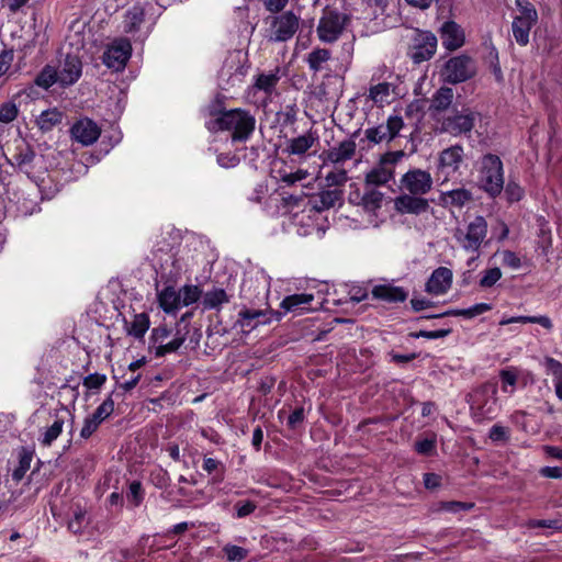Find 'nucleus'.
Segmentation results:
<instances>
[{
    "label": "nucleus",
    "instance_id": "42",
    "mask_svg": "<svg viewBox=\"0 0 562 562\" xmlns=\"http://www.w3.org/2000/svg\"><path fill=\"white\" fill-rule=\"evenodd\" d=\"M484 60L488 64L496 81H503V72L498 60V52L492 44L487 47V54L484 57Z\"/></svg>",
    "mask_w": 562,
    "mask_h": 562
},
{
    "label": "nucleus",
    "instance_id": "19",
    "mask_svg": "<svg viewBox=\"0 0 562 562\" xmlns=\"http://www.w3.org/2000/svg\"><path fill=\"white\" fill-rule=\"evenodd\" d=\"M360 131H356L350 138L340 142L337 146L329 148L328 150L323 151L322 159L324 164H344L347 160H350L357 149V144L355 142V137L359 135Z\"/></svg>",
    "mask_w": 562,
    "mask_h": 562
},
{
    "label": "nucleus",
    "instance_id": "15",
    "mask_svg": "<svg viewBox=\"0 0 562 562\" xmlns=\"http://www.w3.org/2000/svg\"><path fill=\"white\" fill-rule=\"evenodd\" d=\"M246 75L247 68L239 59H226L218 72V87L226 91L239 87L244 82Z\"/></svg>",
    "mask_w": 562,
    "mask_h": 562
},
{
    "label": "nucleus",
    "instance_id": "58",
    "mask_svg": "<svg viewBox=\"0 0 562 562\" xmlns=\"http://www.w3.org/2000/svg\"><path fill=\"white\" fill-rule=\"evenodd\" d=\"M35 157L34 151L31 148H25L14 156L16 166L23 170L29 167Z\"/></svg>",
    "mask_w": 562,
    "mask_h": 562
},
{
    "label": "nucleus",
    "instance_id": "49",
    "mask_svg": "<svg viewBox=\"0 0 562 562\" xmlns=\"http://www.w3.org/2000/svg\"><path fill=\"white\" fill-rule=\"evenodd\" d=\"M223 552L225 553V557L229 562H241L248 555V550L235 544L224 546Z\"/></svg>",
    "mask_w": 562,
    "mask_h": 562
},
{
    "label": "nucleus",
    "instance_id": "62",
    "mask_svg": "<svg viewBox=\"0 0 562 562\" xmlns=\"http://www.w3.org/2000/svg\"><path fill=\"white\" fill-rule=\"evenodd\" d=\"M265 9L273 14L284 12L283 9L288 5L289 0H262Z\"/></svg>",
    "mask_w": 562,
    "mask_h": 562
},
{
    "label": "nucleus",
    "instance_id": "60",
    "mask_svg": "<svg viewBox=\"0 0 562 562\" xmlns=\"http://www.w3.org/2000/svg\"><path fill=\"white\" fill-rule=\"evenodd\" d=\"M106 380L104 374L91 373L83 379V385L87 389H100Z\"/></svg>",
    "mask_w": 562,
    "mask_h": 562
},
{
    "label": "nucleus",
    "instance_id": "4",
    "mask_svg": "<svg viewBox=\"0 0 562 562\" xmlns=\"http://www.w3.org/2000/svg\"><path fill=\"white\" fill-rule=\"evenodd\" d=\"M477 72L475 60L465 54L448 59L441 70L443 82L457 85L472 79Z\"/></svg>",
    "mask_w": 562,
    "mask_h": 562
},
{
    "label": "nucleus",
    "instance_id": "32",
    "mask_svg": "<svg viewBox=\"0 0 562 562\" xmlns=\"http://www.w3.org/2000/svg\"><path fill=\"white\" fill-rule=\"evenodd\" d=\"M313 300V294H292L283 299V301L281 302V307L286 312H302L305 310H310L308 305Z\"/></svg>",
    "mask_w": 562,
    "mask_h": 562
},
{
    "label": "nucleus",
    "instance_id": "52",
    "mask_svg": "<svg viewBox=\"0 0 562 562\" xmlns=\"http://www.w3.org/2000/svg\"><path fill=\"white\" fill-rule=\"evenodd\" d=\"M128 502H131L134 506H138L144 498V491L142 487V483L138 481H133L130 484V488L126 495Z\"/></svg>",
    "mask_w": 562,
    "mask_h": 562
},
{
    "label": "nucleus",
    "instance_id": "43",
    "mask_svg": "<svg viewBox=\"0 0 562 562\" xmlns=\"http://www.w3.org/2000/svg\"><path fill=\"white\" fill-rule=\"evenodd\" d=\"M178 292L181 294V306H189L195 303L202 294L201 289L193 284H186Z\"/></svg>",
    "mask_w": 562,
    "mask_h": 562
},
{
    "label": "nucleus",
    "instance_id": "38",
    "mask_svg": "<svg viewBox=\"0 0 562 562\" xmlns=\"http://www.w3.org/2000/svg\"><path fill=\"white\" fill-rule=\"evenodd\" d=\"M149 324V316L146 313L136 314L127 328V333L136 339H142L148 330Z\"/></svg>",
    "mask_w": 562,
    "mask_h": 562
},
{
    "label": "nucleus",
    "instance_id": "22",
    "mask_svg": "<svg viewBox=\"0 0 562 562\" xmlns=\"http://www.w3.org/2000/svg\"><path fill=\"white\" fill-rule=\"evenodd\" d=\"M452 278L453 273L449 268L439 267L428 278L425 291L432 295H442L451 288Z\"/></svg>",
    "mask_w": 562,
    "mask_h": 562
},
{
    "label": "nucleus",
    "instance_id": "27",
    "mask_svg": "<svg viewBox=\"0 0 562 562\" xmlns=\"http://www.w3.org/2000/svg\"><path fill=\"white\" fill-rule=\"evenodd\" d=\"M159 307L167 314H175L181 307V294L168 285L157 293Z\"/></svg>",
    "mask_w": 562,
    "mask_h": 562
},
{
    "label": "nucleus",
    "instance_id": "29",
    "mask_svg": "<svg viewBox=\"0 0 562 562\" xmlns=\"http://www.w3.org/2000/svg\"><path fill=\"white\" fill-rule=\"evenodd\" d=\"M280 79L281 69L280 67H276L268 74H259L255 79L252 88L255 90L263 91L266 94L270 95L276 90Z\"/></svg>",
    "mask_w": 562,
    "mask_h": 562
},
{
    "label": "nucleus",
    "instance_id": "33",
    "mask_svg": "<svg viewBox=\"0 0 562 562\" xmlns=\"http://www.w3.org/2000/svg\"><path fill=\"white\" fill-rule=\"evenodd\" d=\"M63 112L58 109H48L43 111L36 119L38 128L43 132L52 131L55 126L59 125L63 121Z\"/></svg>",
    "mask_w": 562,
    "mask_h": 562
},
{
    "label": "nucleus",
    "instance_id": "6",
    "mask_svg": "<svg viewBox=\"0 0 562 562\" xmlns=\"http://www.w3.org/2000/svg\"><path fill=\"white\" fill-rule=\"evenodd\" d=\"M349 16L336 9L326 8L316 29L318 38L323 43H335L342 34Z\"/></svg>",
    "mask_w": 562,
    "mask_h": 562
},
{
    "label": "nucleus",
    "instance_id": "11",
    "mask_svg": "<svg viewBox=\"0 0 562 562\" xmlns=\"http://www.w3.org/2000/svg\"><path fill=\"white\" fill-rule=\"evenodd\" d=\"M496 387L484 384L477 387L470 403V409L476 420L492 419L496 413Z\"/></svg>",
    "mask_w": 562,
    "mask_h": 562
},
{
    "label": "nucleus",
    "instance_id": "25",
    "mask_svg": "<svg viewBox=\"0 0 562 562\" xmlns=\"http://www.w3.org/2000/svg\"><path fill=\"white\" fill-rule=\"evenodd\" d=\"M318 139L317 133L310 130L303 135L289 139L284 150L289 155L302 156L306 154Z\"/></svg>",
    "mask_w": 562,
    "mask_h": 562
},
{
    "label": "nucleus",
    "instance_id": "3",
    "mask_svg": "<svg viewBox=\"0 0 562 562\" xmlns=\"http://www.w3.org/2000/svg\"><path fill=\"white\" fill-rule=\"evenodd\" d=\"M487 236V222L477 215L464 228L454 229L453 237L459 246L468 252H479Z\"/></svg>",
    "mask_w": 562,
    "mask_h": 562
},
{
    "label": "nucleus",
    "instance_id": "23",
    "mask_svg": "<svg viewBox=\"0 0 562 562\" xmlns=\"http://www.w3.org/2000/svg\"><path fill=\"white\" fill-rule=\"evenodd\" d=\"M442 45L448 50H456L463 46L465 36L462 27L454 21H447L440 29Z\"/></svg>",
    "mask_w": 562,
    "mask_h": 562
},
{
    "label": "nucleus",
    "instance_id": "53",
    "mask_svg": "<svg viewBox=\"0 0 562 562\" xmlns=\"http://www.w3.org/2000/svg\"><path fill=\"white\" fill-rule=\"evenodd\" d=\"M452 333L451 328H441L438 330H419L416 333H411L409 336L413 338H428V339H439L449 336Z\"/></svg>",
    "mask_w": 562,
    "mask_h": 562
},
{
    "label": "nucleus",
    "instance_id": "47",
    "mask_svg": "<svg viewBox=\"0 0 562 562\" xmlns=\"http://www.w3.org/2000/svg\"><path fill=\"white\" fill-rule=\"evenodd\" d=\"M55 82H59L57 71L52 67H45L36 77L35 83L44 89L50 88Z\"/></svg>",
    "mask_w": 562,
    "mask_h": 562
},
{
    "label": "nucleus",
    "instance_id": "5",
    "mask_svg": "<svg viewBox=\"0 0 562 562\" xmlns=\"http://www.w3.org/2000/svg\"><path fill=\"white\" fill-rule=\"evenodd\" d=\"M480 117V112L471 108L463 106L461 110L453 109L450 115L443 117L441 131L454 137L461 135L470 136Z\"/></svg>",
    "mask_w": 562,
    "mask_h": 562
},
{
    "label": "nucleus",
    "instance_id": "10",
    "mask_svg": "<svg viewBox=\"0 0 562 562\" xmlns=\"http://www.w3.org/2000/svg\"><path fill=\"white\" fill-rule=\"evenodd\" d=\"M516 4L519 13L512 23L513 36L520 46H526L529 43L530 30L537 23L538 13L528 0H516Z\"/></svg>",
    "mask_w": 562,
    "mask_h": 562
},
{
    "label": "nucleus",
    "instance_id": "46",
    "mask_svg": "<svg viewBox=\"0 0 562 562\" xmlns=\"http://www.w3.org/2000/svg\"><path fill=\"white\" fill-rule=\"evenodd\" d=\"M481 274L482 277L479 281V285L482 289H490L494 286L502 278V271L498 267L485 269Z\"/></svg>",
    "mask_w": 562,
    "mask_h": 562
},
{
    "label": "nucleus",
    "instance_id": "41",
    "mask_svg": "<svg viewBox=\"0 0 562 562\" xmlns=\"http://www.w3.org/2000/svg\"><path fill=\"white\" fill-rule=\"evenodd\" d=\"M546 366L553 375L555 395L562 401V363L553 358H547Z\"/></svg>",
    "mask_w": 562,
    "mask_h": 562
},
{
    "label": "nucleus",
    "instance_id": "13",
    "mask_svg": "<svg viewBox=\"0 0 562 562\" xmlns=\"http://www.w3.org/2000/svg\"><path fill=\"white\" fill-rule=\"evenodd\" d=\"M437 50V37L430 31L415 32L413 44L409 48V56L415 64L429 60Z\"/></svg>",
    "mask_w": 562,
    "mask_h": 562
},
{
    "label": "nucleus",
    "instance_id": "40",
    "mask_svg": "<svg viewBox=\"0 0 562 562\" xmlns=\"http://www.w3.org/2000/svg\"><path fill=\"white\" fill-rule=\"evenodd\" d=\"M383 201V193L371 188L367 189L361 196L360 204L367 212H374L381 207Z\"/></svg>",
    "mask_w": 562,
    "mask_h": 562
},
{
    "label": "nucleus",
    "instance_id": "24",
    "mask_svg": "<svg viewBox=\"0 0 562 562\" xmlns=\"http://www.w3.org/2000/svg\"><path fill=\"white\" fill-rule=\"evenodd\" d=\"M82 64L77 56L67 55L61 68L57 71L63 87L71 86L80 78Z\"/></svg>",
    "mask_w": 562,
    "mask_h": 562
},
{
    "label": "nucleus",
    "instance_id": "39",
    "mask_svg": "<svg viewBox=\"0 0 562 562\" xmlns=\"http://www.w3.org/2000/svg\"><path fill=\"white\" fill-rule=\"evenodd\" d=\"M64 424L65 417L56 415L53 424L43 432V436L40 439L41 443L45 447H49L61 434Z\"/></svg>",
    "mask_w": 562,
    "mask_h": 562
},
{
    "label": "nucleus",
    "instance_id": "63",
    "mask_svg": "<svg viewBox=\"0 0 562 562\" xmlns=\"http://www.w3.org/2000/svg\"><path fill=\"white\" fill-rule=\"evenodd\" d=\"M473 507L472 503H463V502H445L441 504V509L450 513H458L460 510H469Z\"/></svg>",
    "mask_w": 562,
    "mask_h": 562
},
{
    "label": "nucleus",
    "instance_id": "21",
    "mask_svg": "<svg viewBox=\"0 0 562 562\" xmlns=\"http://www.w3.org/2000/svg\"><path fill=\"white\" fill-rule=\"evenodd\" d=\"M70 133L75 140L83 146H89L98 140L101 130L92 120L82 119L72 125Z\"/></svg>",
    "mask_w": 562,
    "mask_h": 562
},
{
    "label": "nucleus",
    "instance_id": "44",
    "mask_svg": "<svg viewBox=\"0 0 562 562\" xmlns=\"http://www.w3.org/2000/svg\"><path fill=\"white\" fill-rule=\"evenodd\" d=\"M503 191L509 203L518 202L525 195L524 188L515 179H509Z\"/></svg>",
    "mask_w": 562,
    "mask_h": 562
},
{
    "label": "nucleus",
    "instance_id": "51",
    "mask_svg": "<svg viewBox=\"0 0 562 562\" xmlns=\"http://www.w3.org/2000/svg\"><path fill=\"white\" fill-rule=\"evenodd\" d=\"M488 438L493 442H507L509 440V429L503 425L495 424L488 431Z\"/></svg>",
    "mask_w": 562,
    "mask_h": 562
},
{
    "label": "nucleus",
    "instance_id": "35",
    "mask_svg": "<svg viewBox=\"0 0 562 562\" xmlns=\"http://www.w3.org/2000/svg\"><path fill=\"white\" fill-rule=\"evenodd\" d=\"M229 296L224 289L214 288L203 295L202 304L205 310H217L222 304L228 303Z\"/></svg>",
    "mask_w": 562,
    "mask_h": 562
},
{
    "label": "nucleus",
    "instance_id": "17",
    "mask_svg": "<svg viewBox=\"0 0 562 562\" xmlns=\"http://www.w3.org/2000/svg\"><path fill=\"white\" fill-rule=\"evenodd\" d=\"M280 315L279 312L273 311L243 308L238 313L236 326L240 327L244 331H250L259 325L270 324L273 317L279 319Z\"/></svg>",
    "mask_w": 562,
    "mask_h": 562
},
{
    "label": "nucleus",
    "instance_id": "31",
    "mask_svg": "<svg viewBox=\"0 0 562 562\" xmlns=\"http://www.w3.org/2000/svg\"><path fill=\"white\" fill-rule=\"evenodd\" d=\"M342 192L340 190H325L315 195L312 200L313 209L323 212L334 207L341 200Z\"/></svg>",
    "mask_w": 562,
    "mask_h": 562
},
{
    "label": "nucleus",
    "instance_id": "7",
    "mask_svg": "<svg viewBox=\"0 0 562 562\" xmlns=\"http://www.w3.org/2000/svg\"><path fill=\"white\" fill-rule=\"evenodd\" d=\"M301 19L293 11H284L271 18L267 38L272 43L290 41L300 27Z\"/></svg>",
    "mask_w": 562,
    "mask_h": 562
},
{
    "label": "nucleus",
    "instance_id": "57",
    "mask_svg": "<svg viewBox=\"0 0 562 562\" xmlns=\"http://www.w3.org/2000/svg\"><path fill=\"white\" fill-rule=\"evenodd\" d=\"M31 461H32V458H31V456H27V454H23L20 458L19 467L16 469H14L12 472V479L14 481L19 482L24 477L26 471L30 469Z\"/></svg>",
    "mask_w": 562,
    "mask_h": 562
},
{
    "label": "nucleus",
    "instance_id": "56",
    "mask_svg": "<svg viewBox=\"0 0 562 562\" xmlns=\"http://www.w3.org/2000/svg\"><path fill=\"white\" fill-rule=\"evenodd\" d=\"M237 518H244L255 512L257 505L252 501H239L234 505Z\"/></svg>",
    "mask_w": 562,
    "mask_h": 562
},
{
    "label": "nucleus",
    "instance_id": "64",
    "mask_svg": "<svg viewBox=\"0 0 562 562\" xmlns=\"http://www.w3.org/2000/svg\"><path fill=\"white\" fill-rule=\"evenodd\" d=\"M170 335V330L166 326H159L151 330L150 341L156 344H162L165 339H167Z\"/></svg>",
    "mask_w": 562,
    "mask_h": 562
},
{
    "label": "nucleus",
    "instance_id": "45",
    "mask_svg": "<svg viewBox=\"0 0 562 562\" xmlns=\"http://www.w3.org/2000/svg\"><path fill=\"white\" fill-rule=\"evenodd\" d=\"M391 92V83L389 82H380L378 85L371 86L369 89V98L374 103H383L387 100Z\"/></svg>",
    "mask_w": 562,
    "mask_h": 562
},
{
    "label": "nucleus",
    "instance_id": "59",
    "mask_svg": "<svg viewBox=\"0 0 562 562\" xmlns=\"http://www.w3.org/2000/svg\"><path fill=\"white\" fill-rule=\"evenodd\" d=\"M499 378H501V381L503 383V391L504 392H507V386H515L516 383H517V379H518V375H517V372L515 370H512V369H504L499 372Z\"/></svg>",
    "mask_w": 562,
    "mask_h": 562
},
{
    "label": "nucleus",
    "instance_id": "14",
    "mask_svg": "<svg viewBox=\"0 0 562 562\" xmlns=\"http://www.w3.org/2000/svg\"><path fill=\"white\" fill-rule=\"evenodd\" d=\"M432 177L430 172L423 169H411L401 178V187L411 194L425 195L432 188Z\"/></svg>",
    "mask_w": 562,
    "mask_h": 562
},
{
    "label": "nucleus",
    "instance_id": "16",
    "mask_svg": "<svg viewBox=\"0 0 562 562\" xmlns=\"http://www.w3.org/2000/svg\"><path fill=\"white\" fill-rule=\"evenodd\" d=\"M114 412V401L112 395H109L95 411L87 416L83 420V426L80 430L82 439H89L100 427V425L109 418Z\"/></svg>",
    "mask_w": 562,
    "mask_h": 562
},
{
    "label": "nucleus",
    "instance_id": "28",
    "mask_svg": "<svg viewBox=\"0 0 562 562\" xmlns=\"http://www.w3.org/2000/svg\"><path fill=\"white\" fill-rule=\"evenodd\" d=\"M473 200V194L470 190L460 188L446 192H441L439 203L442 206L463 207L465 204Z\"/></svg>",
    "mask_w": 562,
    "mask_h": 562
},
{
    "label": "nucleus",
    "instance_id": "2",
    "mask_svg": "<svg viewBox=\"0 0 562 562\" xmlns=\"http://www.w3.org/2000/svg\"><path fill=\"white\" fill-rule=\"evenodd\" d=\"M479 182L491 198L501 195L504 189V168L497 155L486 154L481 158Z\"/></svg>",
    "mask_w": 562,
    "mask_h": 562
},
{
    "label": "nucleus",
    "instance_id": "20",
    "mask_svg": "<svg viewBox=\"0 0 562 562\" xmlns=\"http://www.w3.org/2000/svg\"><path fill=\"white\" fill-rule=\"evenodd\" d=\"M423 195L402 193L394 199V207L401 214L420 215L429 210V202Z\"/></svg>",
    "mask_w": 562,
    "mask_h": 562
},
{
    "label": "nucleus",
    "instance_id": "50",
    "mask_svg": "<svg viewBox=\"0 0 562 562\" xmlns=\"http://www.w3.org/2000/svg\"><path fill=\"white\" fill-rule=\"evenodd\" d=\"M19 109L14 102H5L0 105V122L11 123L18 116Z\"/></svg>",
    "mask_w": 562,
    "mask_h": 562
},
{
    "label": "nucleus",
    "instance_id": "55",
    "mask_svg": "<svg viewBox=\"0 0 562 562\" xmlns=\"http://www.w3.org/2000/svg\"><path fill=\"white\" fill-rule=\"evenodd\" d=\"M325 180L329 187L344 186L348 181V175L345 169L330 171L326 175Z\"/></svg>",
    "mask_w": 562,
    "mask_h": 562
},
{
    "label": "nucleus",
    "instance_id": "26",
    "mask_svg": "<svg viewBox=\"0 0 562 562\" xmlns=\"http://www.w3.org/2000/svg\"><path fill=\"white\" fill-rule=\"evenodd\" d=\"M371 293L374 299L387 303L404 302L408 296V292L404 288L390 283L374 285Z\"/></svg>",
    "mask_w": 562,
    "mask_h": 562
},
{
    "label": "nucleus",
    "instance_id": "37",
    "mask_svg": "<svg viewBox=\"0 0 562 562\" xmlns=\"http://www.w3.org/2000/svg\"><path fill=\"white\" fill-rule=\"evenodd\" d=\"M513 323H531V324H539L543 328L551 330L553 327L552 321L547 315H539V316H513L509 318H503L499 322L501 326L513 324Z\"/></svg>",
    "mask_w": 562,
    "mask_h": 562
},
{
    "label": "nucleus",
    "instance_id": "12",
    "mask_svg": "<svg viewBox=\"0 0 562 562\" xmlns=\"http://www.w3.org/2000/svg\"><path fill=\"white\" fill-rule=\"evenodd\" d=\"M464 164V148L456 144L445 148L438 154L437 176L442 177V182L449 181L457 175H461V166Z\"/></svg>",
    "mask_w": 562,
    "mask_h": 562
},
{
    "label": "nucleus",
    "instance_id": "18",
    "mask_svg": "<svg viewBox=\"0 0 562 562\" xmlns=\"http://www.w3.org/2000/svg\"><path fill=\"white\" fill-rule=\"evenodd\" d=\"M132 45L128 40L115 41L103 54V64L108 68L121 70L131 57Z\"/></svg>",
    "mask_w": 562,
    "mask_h": 562
},
{
    "label": "nucleus",
    "instance_id": "34",
    "mask_svg": "<svg viewBox=\"0 0 562 562\" xmlns=\"http://www.w3.org/2000/svg\"><path fill=\"white\" fill-rule=\"evenodd\" d=\"M453 90L449 87L439 88L431 99L430 109L436 112H443L450 108L453 101Z\"/></svg>",
    "mask_w": 562,
    "mask_h": 562
},
{
    "label": "nucleus",
    "instance_id": "36",
    "mask_svg": "<svg viewBox=\"0 0 562 562\" xmlns=\"http://www.w3.org/2000/svg\"><path fill=\"white\" fill-rule=\"evenodd\" d=\"M331 57V53L327 48H321L316 47L306 56V63L308 65V68L314 71L318 72L323 70V65L327 63Z\"/></svg>",
    "mask_w": 562,
    "mask_h": 562
},
{
    "label": "nucleus",
    "instance_id": "1",
    "mask_svg": "<svg viewBox=\"0 0 562 562\" xmlns=\"http://www.w3.org/2000/svg\"><path fill=\"white\" fill-rule=\"evenodd\" d=\"M256 127L255 116L244 109L220 110L216 117L207 123L210 131L232 132L234 142H246Z\"/></svg>",
    "mask_w": 562,
    "mask_h": 562
},
{
    "label": "nucleus",
    "instance_id": "48",
    "mask_svg": "<svg viewBox=\"0 0 562 562\" xmlns=\"http://www.w3.org/2000/svg\"><path fill=\"white\" fill-rule=\"evenodd\" d=\"M186 341L184 336H178L175 337L168 344H160L158 346H155V356L156 357H164L167 353L177 351Z\"/></svg>",
    "mask_w": 562,
    "mask_h": 562
},
{
    "label": "nucleus",
    "instance_id": "8",
    "mask_svg": "<svg viewBox=\"0 0 562 562\" xmlns=\"http://www.w3.org/2000/svg\"><path fill=\"white\" fill-rule=\"evenodd\" d=\"M405 123L401 115H389L384 123L369 126L364 130V137L360 142H368L370 145L391 143L404 128Z\"/></svg>",
    "mask_w": 562,
    "mask_h": 562
},
{
    "label": "nucleus",
    "instance_id": "9",
    "mask_svg": "<svg viewBox=\"0 0 562 562\" xmlns=\"http://www.w3.org/2000/svg\"><path fill=\"white\" fill-rule=\"evenodd\" d=\"M405 153L403 150L387 151L381 156L379 164L366 173V187L384 186L394 178V168Z\"/></svg>",
    "mask_w": 562,
    "mask_h": 562
},
{
    "label": "nucleus",
    "instance_id": "54",
    "mask_svg": "<svg viewBox=\"0 0 562 562\" xmlns=\"http://www.w3.org/2000/svg\"><path fill=\"white\" fill-rule=\"evenodd\" d=\"M415 451L420 456H434L436 452V438H426L415 442Z\"/></svg>",
    "mask_w": 562,
    "mask_h": 562
},
{
    "label": "nucleus",
    "instance_id": "61",
    "mask_svg": "<svg viewBox=\"0 0 562 562\" xmlns=\"http://www.w3.org/2000/svg\"><path fill=\"white\" fill-rule=\"evenodd\" d=\"M86 513L78 509L74 513V518L68 522V529L74 533H79L82 529Z\"/></svg>",
    "mask_w": 562,
    "mask_h": 562
},
{
    "label": "nucleus",
    "instance_id": "30",
    "mask_svg": "<svg viewBox=\"0 0 562 562\" xmlns=\"http://www.w3.org/2000/svg\"><path fill=\"white\" fill-rule=\"evenodd\" d=\"M145 19V11L140 5H134L124 14L123 31L127 34H134L139 31Z\"/></svg>",
    "mask_w": 562,
    "mask_h": 562
}]
</instances>
